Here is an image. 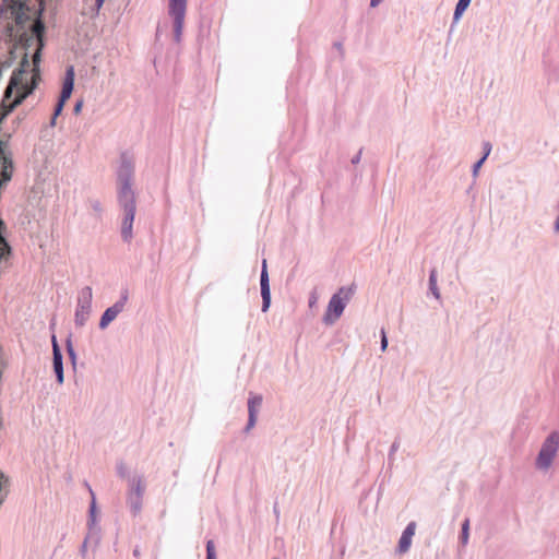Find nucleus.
I'll return each mask as SVG.
<instances>
[{
  "instance_id": "nucleus-1",
  "label": "nucleus",
  "mask_w": 559,
  "mask_h": 559,
  "mask_svg": "<svg viewBox=\"0 0 559 559\" xmlns=\"http://www.w3.org/2000/svg\"><path fill=\"white\" fill-rule=\"evenodd\" d=\"M135 158L124 151L119 156L116 169L117 203L122 213L120 235L126 243L133 239V222L136 213V193L133 188Z\"/></svg>"
},
{
  "instance_id": "nucleus-2",
  "label": "nucleus",
  "mask_w": 559,
  "mask_h": 559,
  "mask_svg": "<svg viewBox=\"0 0 559 559\" xmlns=\"http://www.w3.org/2000/svg\"><path fill=\"white\" fill-rule=\"evenodd\" d=\"M355 284H352L350 286H342L335 294L332 295L325 313L322 318L324 324L332 325L341 318L347 304L355 293Z\"/></svg>"
},
{
  "instance_id": "nucleus-3",
  "label": "nucleus",
  "mask_w": 559,
  "mask_h": 559,
  "mask_svg": "<svg viewBox=\"0 0 559 559\" xmlns=\"http://www.w3.org/2000/svg\"><path fill=\"white\" fill-rule=\"evenodd\" d=\"M559 450V432L551 431L548 437L544 440L542 448L535 461L537 469L547 471L557 455Z\"/></svg>"
},
{
  "instance_id": "nucleus-4",
  "label": "nucleus",
  "mask_w": 559,
  "mask_h": 559,
  "mask_svg": "<svg viewBox=\"0 0 559 559\" xmlns=\"http://www.w3.org/2000/svg\"><path fill=\"white\" fill-rule=\"evenodd\" d=\"M93 290L90 286L83 287L78 294L74 323L82 328L87 322L92 312Z\"/></svg>"
},
{
  "instance_id": "nucleus-5",
  "label": "nucleus",
  "mask_w": 559,
  "mask_h": 559,
  "mask_svg": "<svg viewBox=\"0 0 559 559\" xmlns=\"http://www.w3.org/2000/svg\"><path fill=\"white\" fill-rule=\"evenodd\" d=\"M188 0H169L168 14L173 19L174 40H181Z\"/></svg>"
},
{
  "instance_id": "nucleus-6",
  "label": "nucleus",
  "mask_w": 559,
  "mask_h": 559,
  "mask_svg": "<svg viewBox=\"0 0 559 559\" xmlns=\"http://www.w3.org/2000/svg\"><path fill=\"white\" fill-rule=\"evenodd\" d=\"M129 299L128 289H122L120 298L110 307H108L100 317L99 329L105 330L124 309Z\"/></svg>"
},
{
  "instance_id": "nucleus-7",
  "label": "nucleus",
  "mask_w": 559,
  "mask_h": 559,
  "mask_svg": "<svg viewBox=\"0 0 559 559\" xmlns=\"http://www.w3.org/2000/svg\"><path fill=\"white\" fill-rule=\"evenodd\" d=\"M260 289L262 297V312H266L271 306V288L267 273L266 260L263 259L260 274Z\"/></svg>"
},
{
  "instance_id": "nucleus-8",
  "label": "nucleus",
  "mask_w": 559,
  "mask_h": 559,
  "mask_svg": "<svg viewBox=\"0 0 559 559\" xmlns=\"http://www.w3.org/2000/svg\"><path fill=\"white\" fill-rule=\"evenodd\" d=\"M262 401V395L250 393L248 399V421L243 429L245 433L250 432V430L255 426Z\"/></svg>"
},
{
  "instance_id": "nucleus-9",
  "label": "nucleus",
  "mask_w": 559,
  "mask_h": 559,
  "mask_svg": "<svg viewBox=\"0 0 559 559\" xmlns=\"http://www.w3.org/2000/svg\"><path fill=\"white\" fill-rule=\"evenodd\" d=\"M416 522L412 521L409 522L406 527L404 528V531L402 532V535L399 539V544H397V547L395 549V552L399 554V555H404L406 554L411 546H412V539L415 535V532H416Z\"/></svg>"
},
{
  "instance_id": "nucleus-10",
  "label": "nucleus",
  "mask_w": 559,
  "mask_h": 559,
  "mask_svg": "<svg viewBox=\"0 0 559 559\" xmlns=\"http://www.w3.org/2000/svg\"><path fill=\"white\" fill-rule=\"evenodd\" d=\"M74 87V69L73 67H69L66 71V76L62 83V90L59 96L58 102L66 104V102L70 98Z\"/></svg>"
},
{
  "instance_id": "nucleus-11",
  "label": "nucleus",
  "mask_w": 559,
  "mask_h": 559,
  "mask_svg": "<svg viewBox=\"0 0 559 559\" xmlns=\"http://www.w3.org/2000/svg\"><path fill=\"white\" fill-rule=\"evenodd\" d=\"M44 24L41 21H37L34 25H33V33L39 37L38 38V47L33 56V63H34V67H38L39 62H40V51H41V48L44 46L43 44V39H41V34L44 32Z\"/></svg>"
},
{
  "instance_id": "nucleus-12",
  "label": "nucleus",
  "mask_w": 559,
  "mask_h": 559,
  "mask_svg": "<svg viewBox=\"0 0 559 559\" xmlns=\"http://www.w3.org/2000/svg\"><path fill=\"white\" fill-rule=\"evenodd\" d=\"M88 532L84 540L91 545L93 549H96L100 543V527L98 525H87Z\"/></svg>"
},
{
  "instance_id": "nucleus-13",
  "label": "nucleus",
  "mask_w": 559,
  "mask_h": 559,
  "mask_svg": "<svg viewBox=\"0 0 559 559\" xmlns=\"http://www.w3.org/2000/svg\"><path fill=\"white\" fill-rule=\"evenodd\" d=\"M52 365L56 374V380L59 384H62L64 381V372L61 350L56 352V357H52Z\"/></svg>"
},
{
  "instance_id": "nucleus-14",
  "label": "nucleus",
  "mask_w": 559,
  "mask_h": 559,
  "mask_svg": "<svg viewBox=\"0 0 559 559\" xmlns=\"http://www.w3.org/2000/svg\"><path fill=\"white\" fill-rule=\"evenodd\" d=\"M129 495L143 496L145 486L142 476L129 477Z\"/></svg>"
},
{
  "instance_id": "nucleus-15",
  "label": "nucleus",
  "mask_w": 559,
  "mask_h": 559,
  "mask_svg": "<svg viewBox=\"0 0 559 559\" xmlns=\"http://www.w3.org/2000/svg\"><path fill=\"white\" fill-rule=\"evenodd\" d=\"M142 499L143 496H133L128 493V503L130 507V511L134 516H136L141 512Z\"/></svg>"
},
{
  "instance_id": "nucleus-16",
  "label": "nucleus",
  "mask_w": 559,
  "mask_h": 559,
  "mask_svg": "<svg viewBox=\"0 0 559 559\" xmlns=\"http://www.w3.org/2000/svg\"><path fill=\"white\" fill-rule=\"evenodd\" d=\"M428 284H429L430 293L432 294V296L436 299L439 300L441 298V296H440V290L437 285V270L436 269L430 270Z\"/></svg>"
},
{
  "instance_id": "nucleus-17",
  "label": "nucleus",
  "mask_w": 559,
  "mask_h": 559,
  "mask_svg": "<svg viewBox=\"0 0 559 559\" xmlns=\"http://www.w3.org/2000/svg\"><path fill=\"white\" fill-rule=\"evenodd\" d=\"M88 490H90V493L92 496V501H91L90 510H88L87 525H98L97 524V518H96V512H97L96 499H95L94 492H93L91 487H88Z\"/></svg>"
},
{
  "instance_id": "nucleus-18",
  "label": "nucleus",
  "mask_w": 559,
  "mask_h": 559,
  "mask_svg": "<svg viewBox=\"0 0 559 559\" xmlns=\"http://www.w3.org/2000/svg\"><path fill=\"white\" fill-rule=\"evenodd\" d=\"M471 1L472 0H459L457 1L456 5H455V9H454V13H453V21L454 22H457L462 17L463 13L469 7Z\"/></svg>"
},
{
  "instance_id": "nucleus-19",
  "label": "nucleus",
  "mask_w": 559,
  "mask_h": 559,
  "mask_svg": "<svg viewBox=\"0 0 559 559\" xmlns=\"http://www.w3.org/2000/svg\"><path fill=\"white\" fill-rule=\"evenodd\" d=\"M66 349H67L68 356L70 358L71 365H72L73 369H75L76 368V353H75L73 344H72L71 335L68 336V338L66 340Z\"/></svg>"
},
{
  "instance_id": "nucleus-20",
  "label": "nucleus",
  "mask_w": 559,
  "mask_h": 559,
  "mask_svg": "<svg viewBox=\"0 0 559 559\" xmlns=\"http://www.w3.org/2000/svg\"><path fill=\"white\" fill-rule=\"evenodd\" d=\"M469 538V519H465L462 523V530L460 534V543L466 546Z\"/></svg>"
},
{
  "instance_id": "nucleus-21",
  "label": "nucleus",
  "mask_w": 559,
  "mask_h": 559,
  "mask_svg": "<svg viewBox=\"0 0 559 559\" xmlns=\"http://www.w3.org/2000/svg\"><path fill=\"white\" fill-rule=\"evenodd\" d=\"M400 444H401L400 438H395V440L393 441V443L391 444L390 450H389V454H388L389 464H393V462L395 460V453L400 449Z\"/></svg>"
},
{
  "instance_id": "nucleus-22",
  "label": "nucleus",
  "mask_w": 559,
  "mask_h": 559,
  "mask_svg": "<svg viewBox=\"0 0 559 559\" xmlns=\"http://www.w3.org/2000/svg\"><path fill=\"white\" fill-rule=\"evenodd\" d=\"M206 559H216L215 545L212 539L206 542Z\"/></svg>"
},
{
  "instance_id": "nucleus-23",
  "label": "nucleus",
  "mask_w": 559,
  "mask_h": 559,
  "mask_svg": "<svg viewBox=\"0 0 559 559\" xmlns=\"http://www.w3.org/2000/svg\"><path fill=\"white\" fill-rule=\"evenodd\" d=\"M9 254L10 246L3 238H0V260L5 259Z\"/></svg>"
},
{
  "instance_id": "nucleus-24",
  "label": "nucleus",
  "mask_w": 559,
  "mask_h": 559,
  "mask_svg": "<svg viewBox=\"0 0 559 559\" xmlns=\"http://www.w3.org/2000/svg\"><path fill=\"white\" fill-rule=\"evenodd\" d=\"M116 469H117V475L121 478H126L128 477V467L127 465L124 464V462L120 461L117 463V466H116Z\"/></svg>"
},
{
  "instance_id": "nucleus-25",
  "label": "nucleus",
  "mask_w": 559,
  "mask_h": 559,
  "mask_svg": "<svg viewBox=\"0 0 559 559\" xmlns=\"http://www.w3.org/2000/svg\"><path fill=\"white\" fill-rule=\"evenodd\" d=\"M3 2L11 8L22 9L25 0H3Z\"/></svg>"
},
{
  "instance_id": "nucleus-26",
  "label": "nucleus",
  "mask_w": 559,
  "mask_h": 559,
  "mask_svg": "<svg viewBox=\"0 0 559 559\" xmlns=\"http://www.w3.org/2000/svg\"><path fill=\"white\" fill-rule=\"evenodd\" d=\"M487 158V154H484L483 157L480 159H478L474 165H473V176H477L478 174V170L479 168L481 167V165L484 164V162L486 160Z\"/></svg>"
},
{
  "instance_id": "nucleus-27",
  "label": "nucleus",
  "mask_w": 559,
  "mask_h": 559,
  "mask_svg": "<svg viewBox=\"0 0 559 559\" xmlns=\"http://www.w3.org/2000/svg\"><path fill=\"white\" fill-rule=\"evenodd\" d=\"M380 334H381V352H385L386 348H388V337H386V333H385V330L382 328L381 331H380Z\"/></svg>"
},
{
  "instance_id": "nucleus-28",
  "label": "nucleus",
  "mask_w": 559,
  "mask_h": 559,
  "mask_svg": "<svg viewBox=\"0 0 559 559\" xmlns=\"http://www.w3.org/2000/svg\"><path fill=\"white\" fill-rule=\"evenodd\" d=\"M88 546H91V545L87 544L85 540H83L81 548H80V554L83 559H88V557H87V547Z\"/></svg>"
},
{
  "instance_id": "nucleus-29",
  "label": "nucleus",
  "mask_w": 559,
  "mask_h": 559,
  "mask_svg": "<svg viewBox=\"0 0 559 559\" xmlns=\"http://www.w3.org/2000/svg\"><path fill=\"white\" fill-rule=\"evenodd\" d=\"M63 107H64V104L58 102L55 106V109H53V116L55 118H58V116L61 115L62 110H63Z\"/></svg>"
},
{
  "instance_id": "nucleus-30",
  "label": "nucleus",
  "mask_w": 559,
  "mask_h": 559,
  "mask_svg": "<svg viewBox=\"0 0 559 559\" xmlns=\"http://www.w3.org/2000/svg\"><path fill=\"white\" fill-rule=\"evenodd\" d=\"M51 344H52V357H56V352L61 350V349H60V346H59L55 335H52Z\"/></svg>"
},
{
  "instance_id": "nucleus-31",
  "label": "nucleus",
  "mask_w": 559,
  "mask_h": 559,
  "mask_svg": "<svg viewBox=\"0 0 559 559\" xmlns=\"http://www.w3.org/2000/svg\"><path fill=\"white\" fill-rule=\"evenodd\" d=\"M361 155H362V148H360V150L357 152V154H356L355 156H353V158H352V160H350V162H352V164H353V165H357V164H359V162H360V159H361Z\"/></svg>"
},
{
  "instance_id": "nucleus-32",
  "label": "nucleus",
  "mask_w": 559,
  "mask_h": 559,
  "mask_svg": "<svg viewBox=\"0 0 559 559\" xmlns=\"http://www.w3.org/2000/svg\"><path fill=\"white\" fill-rule=\"evenodd\" d=\"M82 106H83V100H78L73 107V111L74 114H80L81 110H82Z\"/></svg>"
},
{
  "instance_id": "nucleus-33",
  "label": "nucleus",
  "mask_w": 559,
  "mask_h": 559,
  "mask_svg": "<svg viewBox=\"0 0 559 559\" xmlns=\"http://www.w3.org/2000/svg\"><path fill=\"white\" fill-rule=\"evenodd\" d=\"M484 151L485 153L484 154H487V156L489 155L490 151H491V145L489 142H485L484 143Z\"/></svg>"
},
{
  "instance_id": "nucleus-34",
  "label": "nucleus",
  "mask_w": 559,
  "mask_h": 559,
  "mask_svg": "<svg viewBox=\"0 0 559 559\" xmlns=\"http://www.w3.org/2000/svg\"><path fill=\"white\" fill-rule=\"evenodd\" d=\"M273 513H274V515H275L276 520H278V519H280V508H278V504H277V503H275V504L273 506Z\"/></svg>"
},
{
  "instance_id": "nucleus-35",
  "label": "nucleus",
  "mask_w": 559,
  "mask_h": 559,
  "mask_svg": "<svg viewBox=\"0 0 559 559\" xmlns=\"http://www.w3.org/2000/svg\"><path fill=\"white\" fill-rule=\"evenodd\" d=\"M383 0H370V7L376 8L379 5Z\"/></svg>"
},
{
  "instance_id": "nucleus-36",
  "label": "nucleus",
  "mask_w": 559,
  "mask_h": 559,
  "mask_svg": "<svg viewBox=\"0 0 559 559\" xmlns=\"http://www.w3.org/2000/svg\"><path fill=\"white\" fill-rule=\"evenodd\" d=\"M93 209H94L95 211H100V204H99V202H97V201H96V202H94V203H93Z\"/></svg>"
},
{
  "instance_id": "nucleus-37",
  "label": "nucleus",
  "mask_w": 559,
  "mask_h": 559,
  "mask_svg": "<svg viewBox=\"0 0 559 559\" xmlns=\"http://www.w3.org/2000/svg\"><path fill=\"white\" fill-rule=\"evenodd\" d=\"M105 0H95V4L97 8H100L103 5Z\"/></svg>"
},
{
  "instance_id": "nucleus-38",
  "label": "nucleus",
  "mask_w": 559,
  "mask_h": 559,
  "mask_svg": "<svg viewBox=\"0 0 559 559\" xmlns=\"http://www.w3.org/2000/svg\"><path fill=\"white\" fill-rule=\"evenodd\" d=\"M133 556L136 558L140 556V550L138 547L133 549Z\"/></svg>"
},
{
  "instance_id": "nucleus-39",
  "label": "nucleus",
  "mask_w": 559,
  "mask_h": 559,
  "mask_svg": "<svg viewBox=\"0 0 559 559\" xmlns=\"http://www.w3.org/2000/svg\"><path fill=\"white\" fill-rule=\"evenodd\" d=\"M316 301H317V298H316L314 296H312V297L310 298V300H309V305H310V306H312V305H314V304H316Z\"/></svg>"
},
{
  "instance_id": "nucleus-40",
  "label": "nucleus",
  "mask_w": 559,
  "mask_h": 559,
  "mask_svg": "<svg viewBox=\"0 0 559 559\" xmlns=\"http://www.w3.org/2000/svg\"><path fill=\"white\" fill-rule=\"evenodd\" d=\"M334 47H335L336 49H338V50H342V47H343V46H342V43H335V44H334Z\"/></svg>"
},
{
  "instance_id": "nucleus-41",
  "label": "nucleus",
  "mask_w": 559,
  "mask_h": 559,
  "mask_svg": "<svg viewBox=\"0 0 559 559\" xmlns=\"http://www.w3.org/2000/svg\"><path fill=\"white\" fill-rule=\"evenodd\" d=\"M56 120H57V118H55V116L52 115L51 120H50V126L53 127L56 124Z\"/></svg>"
},
{
  "instance_id": "nucleus-42",
  "label": "nucleus",
  "mask_w": 559,
  "mask_h": 559,
  "mask_svg": "<svg viewBox=\"0 0 559 559\" xmlns=\"http://www.w3.org/2000/svg\"><path fill=\"white\" fill-rule=\"evenodd\" d=\"M22 66H23V67H24V66L28 67V60H27V58H26V57L23 59Z\"/></svg>"
}]
</instances>
